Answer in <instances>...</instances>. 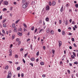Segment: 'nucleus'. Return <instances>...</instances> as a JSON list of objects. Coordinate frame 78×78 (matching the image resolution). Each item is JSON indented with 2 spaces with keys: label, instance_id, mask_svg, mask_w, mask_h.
I'll list each match as a JSON object with an SVG mask.
<instances>
[{
  "label": "nucleus",
  "instance_id": "f257e3e1",
  "mask_svg": "<svg viewBox=\"0 0 78 78\" xmlns=\"http://www.w3.org/2000/svg\"><path fill=\"white\" fill-rule=\"evenodd\" d=\"M12 76V73H11L8 72V75L7 76V78H11Z\"/></svg>",
  "mask_w": 78,
  "mask_h": 78
},
{
  "label": "nucleus",
  "instance_id": "f03ea898",
  "mask_svg": "<svg viewBox=\"0 0 78 78\" xmlns=\"http://www.w3.org/2000/svg\"><path fill=\"white\" fill-rule=\"evenodd\" d=\"M27 3H26L25 4H24L23 5V8H27Z\"/></svg>",
  "mask_w": 78,
  "mask_h": 78
},
{
  "label": "nucleus",
  "instance_id": "7ed1b4c3",
  "mask_svg": "<svg viewBox=\"0 0 78 78\" xmlns=\"http://www.w3.org/2000/svg\"><path fill=\"white\" fill-rule=\"evenodd\" d=\"M46 9L47 11H48L49 9H50V6L49 5H47L46 6Z\"/></svg>",
  "mask_w": 78,
  "mask_h": 78
},
{
  "label": "nucleus",
  "instance_id": "20e7f679",
  "mask_svg": "<svg viewBox=\"0 0 78 78\" xmlns=\"http://www.w3.org/2000/svg\"><path fill=\"white\" fill-rule=\"evenodd\" d=\"M4 4L5 5H8V1H4L3 2Z\"/></svg>",
  "mask_w": 78,
  "mask_h": 78
},
{
  "label": "nucleus",
  "instance_id": "39448f33",
  "mask_svg": "<svg viewBox=\"0 0 78 78\" xmlns=\"http://www.w3.org/2000/svg\"><path fill=\"white\" fill-rule=\"evenodd\" d=\"M56 5V2L55 1H52V6H55Z\"/></svg>",
  "mask_w": 78,
  "mask_h": 78
},
{
  "label": "nucleus",
  "instance_id": "423d86ee",
  "mask_svg": "<svg viewBox=\"0 0 78 78\" xmlns=\"http://www.w3.org/2000/svg\"><path fill=\"white\" fill-rule=\"evenodd\" d=\"M58 43L59 47H61V45H62V42L61 41H58Z\"/></svg>",
  "mask_w": 78,
  "mask_h": 78
},
{
  "label": "nucleus",
  "instance_id": "0eeeda50",
  "mask_svg": "<svg viewBox=\"0 0 78 78\" xmlns=\"http://www.w3.org/2000/svg\"><path fill=\"white\" fill-rule=\"evenodd\" d=\"M50 31V30L49 29V28H48L46 30V32L47 33H49Z\"/></svg>",
  "mask_w": 78,
  "mask_h": 78
},
{
  "label": "nucleus",
  "instance_id": "6e6552de",
  "mask_svg": "<svg viewBox=\"0 0 78 78\" xmlns=\"http://www.w3.org/2000/svg\"><path fill=\"white\" fill-rule=\"evenodd\" d=\"M22 3H27V1H26V0H23L22 1Z\"/></svg>",
  "mask_w": 78,
  "mask_h": 78
},
{
  "label": "nucleus",
  "instance_id": "1a4fd4ad",
  "mask_svg": "<svg viewBox=\"0 0 78 78\" xmlns=\"http://www.w3.org/2000/svg\"><path fill=\"white\" fill-rule=\"evenodd\" d=\"M63 5H62V8L60 9V11L62 12V11H63Z\"/></svg>",
  "mask_w": 78,
  "mask_h": 78
},
{
  "label": "nucleus",
  "instance_id": "9d476101",
  "mask_svg": "<svg viewBox=\"0 0 78 78\" xmlns=\"http://www.w3.org/2000/svg\"><path fill=\"white\" fill-rule=\"evenodd\" d=\"M17 34L19 36H22V34L20 32L18 33Z\"/></svg>",
  "mask_w": 78,
  "mask_h": 78
},
{
  "label": "nucleus",
  "instance_id": "9b49d317",
  "mask_svg": "<svg viewBox=\"0 0 78 78\" xmlns=\"http://www.w3.org/2000/svg\"><path fill=\"white\" fill-rule=\"evenodd\" d=\"M30 60L32 61H34L35 60V58H32L30 59Z\"/></svg>",
  "mask_w": 78,
  "mask_h": 78
},
{
  "label": "nucleus",
  "instance_id": "f8f14e48",
  "mask_svg": "<svg viewBox=\"0 0 78 78\" xmlns=\"http://www.w3.org/2000/svg\"><path fill=\"white\" fill-rule=\"evenodd\" d=\"M14 38H15V35H13L12 36V40L14 39Z\"/></svg>",
  "mask_w": 78,
  "mask_h": 78
},
{
  "label": "nucleus",
  "instance_id": "ddd939ff",
  "mask_svg": "<svg viewBox=\"0 0 78 78\" xmlns=\"http://www.w3.org/2000/svg\"><path fill=\"white\" fill-rule=\"evenodd\" d=\"M45 20L46 22H48L49 21V18L48 17H47L46 18Z\"/></svg>",
  "mask_w": 78,
  "mask_h": 78
},
{
  "label": "nucleus",
  "instance_id": "4468645a",
  "mask_svg": "<svg viewBox=\"0 0 78 78\" xmlns=\"http://www.w3.org/2000/svg\"><path fill=\"white\" fill-rule=\"evenodd\" d=\"M23 25L24 26V27H25V28H27V26L25 24V23H23Z\"/></svg>",
  "mask_w": 78,
  "mask_h": 78
},
{
  "label": "nucleus",
  "instance_id": "2eb2a0df",
  "mask_svg": "<svg viewBox=\"0 0 78 78\" xmlns=\"http://www.w3.org/2000/svg\"><path fill=\"white\" fill-rule=\"evenodd\" d=\"M40 64L41 66H44V63L43 62H42L40 63Z\"/></svg>",
  "mask_w": 78,
  "mask_h": 78
},
{
  "label": "nucleus",
  "instance_id": "dca6fc26",
  "mask_svg": "<svg viewBox=\"0 0 78 78\" xmlns=\"http://www.w3.org/2000/svg\"><path fill=\"white\" fill-rule=\"evenodd\" d=\"M8 68H9V66H6L5 67V68L6 70L8 69Z\"/></svg>",
  "mask_w": 78,
  "mask_h": 78
},
{
  "label": "nucleus",
  "instance_id": "f3484780",
  "mask_svg": "<svg viewBox=\"0 0 78 78\" xmlns=\"http://www.w3.org/2000/svg\"><path fill=\"white\" fill-rule=\"evenodd\" d=\"M44 31V29H41L39 31V33H41V31Z\"/></svg>",
  "mask_w": 78,
  "mask_h": 78
},
{
  "label": "nucleus",
  "instance_id": "a211bd4d",
  "mask_svg": "<svg viewBox=\"0 0 78 78\" xmlns=\"http://www.w3.org/2000/svg\"><path fill=\"white\" fill-rule=\"evenodd\" d=\"M51 34H53L54 33V31H53V30H52L51 31Z\"/></svg>",
  "mask_w": 78,
  "mask_h": 78
},
{
  "label": "nucleus",
  "instance_id": "6ab92c4d",
  "mask_svg": "<svg viewBox=\"0 0 78 78\" xmlns=\"http://www.w3.org/2000/svg\"><path fill=\"white\" fill-rule=\"evenodd\" d=\"M65 24L66 25H67L68 24V20H66Z\"/></svg>",
  "mask_w": 78,
  "mask_h": 78
},
{
  "label": "nucleus",
  "instance_id": "aec40b11",
  "mask_svg": "<svg viewBox=\"0 0 78 78\" xmlns=\"http://www.w3.org/2000/svg\"><path fill=\"white\" fill-rule=\"evenodd\" d=\"M48 5H49V6H51V2H49Z\"/></svg>",
  "mask_w": 78,
  "mask_h": 78
},
{
  "label": "nucleus",
  "instance_id": "412c9836",
  "mask_svg": "<svg viewBox=\"0 0 78 78\" xmlns=\"http://www.w3.org/2000/svg\"><path fill=\"white\" fill-rule=\"evenodd\" d=\"M34 27H33L31 29V30H32V31H33V30H34Z\"/></svg>",
  "mask_w": 78,
  "mask_h": 78
},
{
  "label": "nucleus",
  "instance_id": "4be33fe9",
  "mask_svg": "<svg viewBox=\"0 0 78 78\" xmlns=\"http://www.w3.org/2000/svg\"><path fill=\"white\" fill-rule=\"evenodd\" d=\"M3 27H4L5 28V27H6V24H4L3 25Z\"/></svg>",
  "mask_w": 78,
  "mask_h": 78
},
{
  "label": "nucleus",
  "instance_id": "5701e85b",
  "mask_svg": "<svg viewBox=\"0 0 78 78\" xmlns=\"http://www.w3.org/2000/svg\"><path fill=\"white\" fill-rule=\"evenodd\" d=\"M39 52L38 51L36 53V55L38 56H39Z\"/></svg>",
  "mask_w": 78,
  "mask_h": 78
},
{
  "label": "nucleus",
  "instance_id": "b1692460",
  "mask_svg": "<svg viewBox=\"0 0 78 78\" xmlns=\"http://www.w3.org/2000/svg\"><path fill=\"white\" fill-rule=\"evenodd\" d=\"M65 34V32L63 30L62 31V35H64Z\"/></svg>",
  "mask_w": 78,
  "mask_h": 78
},
{
  "label": "nucleus",
  "instance_id": "393cba45",
  "mask_svg": "<svg viewBox=\"0 0 78 78\" xmlns=\"http://www.w3.org/2000/svg\"><path fill=\"white\" fill-rule=\"evenodd\" d=\"M27 55H28V52H27V53L24 55V58H26Z\"/></svg>",
  "mask_w": 78,
  "mask_h": 78
},
{
  "label": "nucleus",
  "instance_id": "a878e982",
  "mask_svg": "<svg viewBox=\"0 0 78 78\" xmlns=\"http://www.w3.org/2000/svg\"><path fill=\"white\" fill-rule=\"evenodd\" d=\"M17 70H19L20 69V67H17Z\"/></svg>",
  "mask_w": 78,
  "mask_h": 78
},
{
  "label": "nucleus",
  "instance_id": "bb28decb",
  "mask_svg": "<svg viewBox=\"0 0 78 78\" xmlns=\"http://www.w3.org/2000/svg\"><path fill=\"white\" fill-rule=\"evenodd\" d=\"M55 50L54 49H52V53L53 54H55Z\"/></svg>",
  "mask_w": 78,
  "mask_h": 78
},
{
  "label": "nucleus",
  "instance_id": "cd10ccee",
  "mask_svg": "<svg viewBox=\"0 0 78 78\" xmlns=\"http://www.w3.org/2000/svg\"><path fill=\"white\" fill-rule=\"evenodd\" d=\"M75 6L76 7V8H78V4H76L75 5Z\"/></svg>",
  "mask_w": 78,
  "mask_h": 78
},
{
  "label": "nucleus",
  "instance_id": "c85d7f7f",
  "mask_svg": "<svg viewBox=\"0 0 78 78\" xmlns=\"http://www.w3.org/2000/svg\"><path fill=\"white\" fill-rule=\"evenodd\" d=\"M9 51L10 52V53H12V50H11V49H10L9 50Z\"/></svg>",
  "mask_w": 78,
  "mask_h": 78
},
{
  "label": "nucleus",
  "instance_id": "c756f323",
  "mask_svg": "<svg viewBox=\"0 0 78 78\" xmlns=\"http://www.w3.org/2000/svg\"><path fill=\"white\" fill-rule=\"evenodd\" d=\"M73 55H74V56H75V57H76V54H75V53L74 52H73Z\"/></svg>",
  "mask_w": 78,
  "mask_h": 78
},
{
  "label": "nucleus",
  "instance_id": "7c9ffc66",
  "mask_svg": "<svg viewBox=\"0 0 78 78\" xmlns=\"http://www.w3.org/2000/svg\"><path fill=\"white\" fill-rule=\"evenodd\" d=\"M19 21H20V20H18L17 21H16V24H17V23H18L19 22Z\"/></svg>",
  "mask_w": 78,
  "mask_h": 78
},
{
  "label": "nucleus",
  "instance_id": "2f4dec72",
  "mask_svg": "<svg viewBox=\"0 0 78 78\" xmlns=\"http://www.w3.org/2000/svg\"><path fill=\"white\" fill-rule=\"evenodd\" d=\"M6 10H7V9H6V8H4L3 9V11H6Z\"/></svg>",
  "mask_w": 78,
  "mask_h": 78
},
{
  "label": "nucleus",
  "instance_id": "473e14b6",
  "mask_svg": "<svg viewBox=\"0 0 78 78\" xmlns=\"http://www.w3.org/2000/svg\"><path fill=\"white\" fill-rule=\"evenodd\" d=\"M12 27H13V28H14V27H15V24L14 23L12 24Z\"/></svg>",
  "mask_w": 78,
  "mask_h": 78
},
{
  "label": "nucleus",
  "instance_id": "72a5a7b5",
  "mask_svg": "<svg viewBox=\"0 0 78 78\" xmlns=\"http://www.w3.org/2000/svg\"><path fill=\"white\" fill-rule=\"evenodd\" d=\"M30 65L32 67H33V63H30Z\"/></svg>",
  "mask_w": 78,
  "mask_h": 78
},
{
  "label": "nucleus",
  "instance_id": "f704fd0d",
  "mask_svg": "<svg viewBox=\"0 0 78 78\" xmlns=\"http://www.w3.org/2000/svg\"><path fill=\"white\" fill-rule=\"evenodd\" d=\"M15 57L16 58H18V55H16Z\"/></svg>",
  "mask_w": 78,
  "mask_h": 78
},
{
  "label": "nucleus",
  "instance_id": "c9c22d12",
  "mask_svg": "<svg viewBox=\"0 0 78 78\" xmlns=\"http://www.w3.org/2000/svg\"><path fill=\"white\" fill-rule=\"evenodd\" d=\"M23 61L24 64H25V60H24V59H23Z\"/></svg>",
  "mask_w": 78,
  "mask_h": 78
},
{
  "label": "nucleus",
  "instance_id": "e433bc0d",
  "mask_svg": "<svg viewBox=\"0 0 78 78\" xmlns=\"http://www.w3.org/2000/svg\"><path fill=\"white\" fill-rule=\"evenodd\" d=\"M2 31L3 33L5 34V30H2Z\"/></svg>",
  "mask_w": 78,
  "mask_h": 78
},
{
  "label": "nucleus",
  "instance_id": "4c0bfd02",
  "mask_svg": "<svg viewBox=\"0 0 78 78\" xmlns=\"http://www.w3.org/2000/svg\"><path fill=\"white\" fill-rule=\"evenodd\" d=\"M20 51H23V49L22 48H21L20 50Z\"/></svg>",
  "mask_w": 78,
  "mask_h": 78
},
{
  "label": "nucleus",
  "instance_id": "58836bf2",
  "mask_svg": "<svg viewBox=\"0 0 78 78\" xmlns=\"http://www.w3.org/2000/svg\"><path fill=\"white\" fill-rule=\"evenodd\" d=\"M37 31V28H36L34 30V33H35Z\"/></svg>",
  "mask_w": 78,
  "mask_h": 78
},
{
  "label": "nucleus",
  "instance_id": "ea45409f",
  "mask_svg": "<svg viewBox=\"0 0 78 78\" xmlns=\"http://www.w3.org/2000/svg\"><path fill=\"white\" fill-rule=\"evenodd\" d=\"M74 64L77 65L78 64V62H74Z\"/></svg>",
  "mask_w": 78,
  "mask_h": 78
},
{
  "label": "nucleus",
  "instance_id": "a19ab883",
  "mask_svg": "<svg viewBox=\"0 0 78 78\" xmlns=\"http://www.w3.org/2000/svg\"><path fill=\"white\" fill-rule=\"evenodd\" d=\"M6 20H3L2 21V23H5V22H6Z\"/></svg>",
  "mask_w": 78,
  "mask_h": 78
},
{
  "label": "nucleus",
  "instance_id": "79ce46f5",
  "mask_svg": "<svg viewBox=\"0 0 78 78\" xmlns=\"http://www.w3.org/2000/svg\"><path fill=\"white\" fill-rule=\"evenodd\" d=\"M12 32V31H11V30H9V33H11Z\"/></svg>",
  "mask_w": 78,
  "mask_h": 78
},
{
  "label": "nucleus",
  "instance_id": "37998d69",
  "mask_svg": "<svg viewBox=\"0 0 78 78\" xmlns=\"http://www.w3.org/2000/svg\"><path fill=\"white\" fill-rule=\"evenodd\" d=\"M23 76H24V74H23V73H22L21 74V77H23Z\"/></svg>",
  "mask_w": 78,
  "mask_h": 78
},
{
  "label": "nucleus",
  "instance_id": "c03bdc74",
  "mask_svg": "<svg viewBox=\"0 0 78 78\" xmlns=\"http://www.w3.org/2000/svg\"><path fill=\"white\" fill-rule=\"evenodd\" d=\"M72 41H73V42H74L75 40L74 39V38H73L72 39Z\"/></svg>",
  "mask_w": 78,
  "mask_h": 78
},
{
  "label": "nucleus",
  "instance_id": "a18cd8bd",
  "mask_svg": "<svg viewBox=\"0 0 78 78\" xmlns=\"http://www.w3.org/2000/svg\"><path fill=\"white\" fill-rule=\"evenodd\" d=\"M71 58L73 59H74V58H75V57H74V56H73V55H71Z\"/></svg>",
  "mask_w": 78,
  "mask_h": 78
},
{
  "label": "nucleus",
  "instance_id": "49530a36",
  "mask_svg": "<svg viewBox=\"0 0 78 78\" xmlns=\"http://www.w3.org/2000/svg\"><path fill=\"white\" fill-rule=\"evenodd\" d=\"M73 45H74L75 47H77V46L76 45V44H75V43H74Z\"/></svg>",
  "mask_w": 78,
  "mask_h": 78
},
{
  "label": "nucleus",
  "instance_id": "de8ad7c7",
  "mask_svg": "<svg viewBox=\"0 0 78 78\" xmlns=\"http://www.w3.org/2000/svg\"><path fill=\"white\" fill-rule=\"evenodd\" d=\"M58 32L60 33V32H61V29H58Z\"/></svg>",
  "mask_w": 78,
  "mask_h": 78
},
{
  "label": "nucleus",
  "instance_id": "09e8293b",
  "mask_svg": "<svg viewBox=\"0 0 78 78\" xmlns=\"http://www.w3.org/2000/svg\"><path fill=\"white\" fill-rule=\"evenodd\" d=\"M24 31H27V30L25 28H24Z\"/></svg>",
  "mask_w": 78,
  "mask_h": 78
},
{
  "label": "nucleus",
  "instance_id": "8fccbe9b",
  "mask_svg": "<svg viewBox=\"0 0 78 78\" xmlns=\"http://www.w3.org/2000/svg\"><path fill=\"white\" fill-rule=\"evenodd\" d=\"M14 31L15 33H17V29H15L14 30Z\"/></svg>",
  "mask_w": 78,
  "mask_h": 78
},
{
  "label": "nucleus",
  "instance_id": "3c124183",
  "mask_svg": "<svg viewBox=\"0 0 78 78\" xmlns=\"http://www.w3.org/2000/svg\"><path fill=\"white\" fill-rule=\"evenodd\" d=\"M67 72H68V73H70V70H67Z\"/></svg>",
  "mask_w": 78,
  "mask_h": 78
},
{
  "label": "nucleus",
  "instance_id": "603ef678",
  "mask_svg": "<svg viewBox=\"0 0 78 78\" xmlns=\"http://www.w3.org/2000/svg\"><path fill=\"white\" fill-rule=\"evenodd\" d=\"M9 56H12V53H10V54L9 55Z\"/></svg>",
  "mask_w": 78,
  "mask_h": 78
},
{
  "label": "nucleus",
  "instance_id": "864d4df0",
  "mask_svg": "<svg viewBox=\"0 0 78 78\" xmlns=\"http://www.w3.org/2000/svg\"><path fill=\"white\" fill-rule=\"evenodd\" d=\"M68 29L69 30H72V28L70 27H69Z\"/></svg>",
  "mask_w": 78,
  "mask_h": 78
},
{
  "label": "nucleus",
  "instance_id": "5fc2aeb1",
  "mask_svg": "<svg viewBox=\"0 0 78 78\" xmlns=\"http://www.w3.org/2000/svg\"><path fill=\"white\" fill-rule=\"evenodd\" d=\"M62 61H61L60 62V65H62Z\"/></svg>",
  "mask_w": 78,
  "mask_h": 78
},
{
  "label": "nucleus",
  "instance_id": "6e6d98bb",
  "mask_svg": "<svg viewBox=\"0 0 78 78\" xmlns=\"http://www.w3.org/2000/svg\"><path fill=\"white\" fill-rule=\"evenodd\" d=\"M21 44V42L19 41L18 42V45H20V44Z\"/></svg>",
  "mask_w": 78,
  "mask_h": 78
},
{
  "label": "nucleus",
  "instance_id": "4d7b16f0",
  "mask_svg": "<svg viewBox=\"0 0 78 78\" xmlns=\"http://www.w3.org/2000/svg\"><path fill=\"white\" fill-rule=\"evenodd\" d=\"M0 19L2 20V15H1L0 17Z\"/></svg>",
  "mask_w": 78,
  "mask_h": 78
},
{
  "label": "nucleus",
  "instance_id": "13d9d810",
  "mask_svg": "<svg viewBox=\"0 0 78 78\" xmlns=\"http://www.w3.org/2000/svg\"><path fill=\"white\" fill-rule=\"evenodd\" d=\"M16 41H17V42H19V38H17L16 39Z\"/></svg>",
  "mask_w": 78,
  "mask_h": 78
},
{
  "label": "nucleus",
  "instance_id": "bf43d9fd",
  "mask_svg": "<svg viewBox=\"0 0 78 78\" xmlns=\"http://www.w3.org/2000/svg\"><path fill=\"white\" fill-rule=\"evenodd\" d=\"M61 22H62L61 20H59V24H61Z\"/></svg>",
  "mask_w": 78,
  "mask_h": 78
},
{
  "label": "nucleus",
  "instance_id": "052dcab7",
  "mask_svg": "<svg viewBox=\"0 0 78 78\" xmlns=\"http://www.w3.org/2000/svg\"><path fill=\"white\" fill-rule=\"evenodd\" d=\"M72 24H73V25L74 24H75V22H74V21H73L72 22Z\"/></svg>",
  "mask_w": 78,
  "mask_h": 78
},
{
  "label": "nucleus",
  "instance_id": "680f3d73",
  "mask_svg": "<svg viewBox=\"0 0 78 78\" xmlns=\"http://www.w3.org/2000/svg\"><path fill=\"white\" fill-rule=\"evenodd\" d=\"M73 30L74 31H75L76 30V29H75V28L74 27H73Z\"/></svg>",
  "mask_w": 78,
  "mask_h": 78
},
{
  "label": "nucleus",
  "instance_id": "e2e57ef3",
  "mask_svg": "<svg viewBox=\"0 0 78 78\" xmlns=\"http://www.w3.org/2000/svg\"><path fill=\"white\" fill-rule=\"evenodd\" d=\"M58 2L59 3H61V0H58Z\"/></svg>",
  "mask_w": 78,
  "mask_h": 78
},
{
  "label": "nucleus",
  "instance_id": "0e129e2a",
  "mask_svg": "<svg viewBox=\"0 0 78 78\" xmlns=\"http://www.w3.org/2000/svg\"><path fill=\"white\" fill-rule=\"evenodd\" d=\"M19 31H22V28H20L19 29Z\"/></svg>",
  "mask_w": 78,
  "mask_h": 78
},
{
  "label": "nucleus",
  "instance_id": "69168bd1",
  "mask_svg": "<svg viewBox=\"0 0 78 78\" xmlns=\"http://www.w3.org/2000/svg\"><path fill=\"white\" fill-rule=\"evenodd\" d=\"M43 48L44 50H45V46H44L43 47Z\"/></svg>",
  "mask_w": 78,
  "mask_h": 78
},
{
  "label": "nucleus",
  "instance_id": "338daca9",
  "mask_svg": "<svg viewBox=\"0 0 78 78\" xmlns=\"http://www.w3.org/2000/svg\"><path fill=\"white\" fill-rule=\"evenodd\" d=\"M12 44H11L10 46V48H12Z\"/></svg>",
  "mask_w": 78,
  "mask_h": 78
},
{
  "label": "nucleus",
  "instance_id": "774afa93",
  "mask_svg": "<svg viewBox=\"0 0 78 78\" xmlns=\"http://www.w3.org/2000/svg\"><path fill=\"white\" fill-rule=\"evenodd\" d=\"M69 66H72V64L71 63H69Z\"/></svg>",
  "mask_w": 78,
  "mask_h": 78
}]
</instances>
